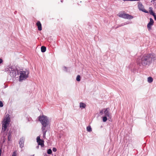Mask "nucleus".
I'll return each mask as SVG.
<instances>
[{"instance_id": "obj_22", "label": "nucleus", "mask_w": 156, "mask_h": 156, "mask_svg": "<svg viewBox=\"0 0 156 156\" xmlns=\"http://www.w3.org/2000/svg\"><path fill=\"white\" fill-rule=\"evenodd\" d=\"M52 152V150L51 149H49L48 150L47 153L48 154H51Z\"/></svg>"}, {"instance_id": "obj_16", "label": "nucleus", "mask_w": 156, "mask_h": 156, "mask_svg": "<svg viewBox=\"0 0 156 156\" xmlns=\"http://www.w3.org/2000/svg\"><path fill=\"white\" fill-rule=\"evenodd\" d=\"M41 51L42 52H44L46 51V48L45 46H42L41 47Z\"/></svg>"}, {"instance_id": "obj_30", "label": "nucleus", "mask_w": 156, "mask_h": 156, "mask_svg": "<svg viewBox=\"0 0 156 156\" xmlns=\"http://www.w3.org/2000/svg\"><path fill=\"white\" fill-rule=\"evenodd\" d=\"M3 62L2 59L0 58V64L2 63Z\"/></svg>"}, {"instance_id": "obj_9", "label": "nucleus", "mask_w": 156, "mask_h": 156, "mask_svg": "<svg viewBox=\"0 0 156 156\" xmlns=\"http://www.w3.org/2000/svg\"><path fill=\"white\" fill-rule=\"evenodd\" d=\"M154 23V21L152 18L150 19V22L147 25V28L148 30H150L151 29V27L153 25Z\"/></svg>"}, {"instance_id": "obj_7", "label": "nucleus", "mask_w": 156, "mask_h": 156, "mask_svg": "<svg viewBox=\"0 0 156 156\" xmlns=\"http://www.w3.org/2000/svg\"><path fill=\"white\" fill-rule=\"evenodd\" d=\"M110 109L109 108H104V113L105 116H107L109 118H111V114L109 112Z\"/></svg>"}, {"instance_id": "obj_11", "label": "nucleus", "mask_w": 156, "mask_h": 156, "mask_svg": "<svg viewBox=\"0 0 156 156\" xmlns=\"http://www.w3.org/2000/svg\"><path fill=\"white\" fill-rule=\"evenodd\" d=\"M36 25L37 26L38 30L41 31L42 30L41 24L39 21H38L36 23Z\"/></svg>"}, {"instance_id": "obj_18", "label": "nucleus", "mask_w": 156, "mask_h": 156, "mask_svg": "<svg viewBox=\"0 0 156 156\" xmlns=\"http://www.w3.org/2000/svg\"><path fill=\"white\" fill-rule=\"evenodd\" d=\"M87 130L89 132H90L92 131V129L90 126H88L87 127Z\"/></svg>"}, {"instance_id": "obj_23", "label": "nucleus", "mask_w": 156, "mask_h": 156, "mask_svg": "<svg viewBox=\"0 0 156 156\" xmlns=\"http://www.w3.org/2000/svg\"><path fill=\"white\" fill-rule=\"evenodd\" d=\"M42 140L40 139V136H38L37 138V141L38 142L39 141H41Z\"/></svg>"}, {"instance_id": "obj_26", "label": "nucleus", "mask_w": 156, "mask_h": 156, "mask_svg": "<svg viewBox=\"0 0 156 156\" xmlns=\"http://www.w3.org/2000/svg\"><path fill=\"white\" fill-rule=\"evenodd\" d=\"M104 108L102 110H101L100 112V113L101 115H102L103 113V112H104Z\"/></svg>"}, {"instance_id": "obj_24", "label": "nucleus", "mask_w": 156, "mask_h": 156, "mask_svg": "<svg viewBox=\"0 0 156 156\" xmlns=\"http://www.w3.org/2000/svg\"><path fill=\"white\" fill-rule=\"evenodd\" d=\"M150 13L151 15H153V16L154 15H155V13L154 12H153V11L152 10H151L150 11Z\"/></svg>"}, {"instance_id": "obj_8", "label": "nucleus", "mask_w": 156, "mask_h": 156, "mask_svg": "<svg viewBox=\"0 0 156 156\" xmlns=\"http://www.w3.org/2000/svg\"><path fill=\"white\" fill-rule=\"evenodd\" d=\"M138 8L140 10L146 13L148 12L144 8V6L140 2H138Z\"/></svg>"}, {"instance_id": "obj_12", "label": "nucleus", "mask_w": 156, "mask_h": 156, "mask_svg": "<svg viewBox=\"0 0 156 156\" xmlns=\"http://www.w3.org/2000/svg\"><path fill=\"white\" fill-rule=\"evenodd\" d=\"M46 129L47 128H41L44 137H45L46 133L47 131Z\"/></svg>"}, {"instance_id": "obj_35", "label": "nucleus", "mask_w": 156, "mask_h": 156, "mask_svg": "<svg viewBox=\"0 0 156 156\" xmlns=\"http://www.w3.org/2000/svg\"><path fill=\"white\" fill-rule=\"evenodd\" d=\"M30 156H34V154L33 155H31Z\"/></svg>"}, {"instance_id": "obj_17", "label": "nucleus", "mask_w": 156, "mask_h": 156, "mask_svg": "<svg viewBox=\"0 0 156 156\" xmlns=\"http://www.w3.org/2000/svg\"><path fill=\"white\" fill-rule=\"evenodd\" d=\"M153 81V78L151 77H149L147 78V81L149 83H151Z\"/></svg>"}, {"instance_id": "obj_31", "label": "nucleus", "mask_w": 156, "mask_h": 156, "mask_svg": "<svg viewBox=\"0 0 156 156\" xmlns=\"http://www.w3.org/2000/svg\"><path fill=\"white\" fill-rule=\"evenodd\" d=\"M153 16L154 17V19L155 20H156V15H154Z\"/></svg>"}, {"instance_id": "obj_29", "label": "nucleus", "mask_w": 156, "mask_h": 156, "mask_svg": "<svg viewBox=\"0 0 156 156\" xmlns=\"http://www.w3.org/2000/svg\"><path fill=\"white\" fill-rule=\"evenodd\" d=\"M139 0H124V1H138Z\"/></svg>"}, {"instance_id": "obj_3", "label": "nucleus", "mask_w": 156, "mask_h": 156, "mask_svg": "<svg viewBox=\"0 0 156 156\" xmlns=\"http://www.w3.org/2000/svg\"><path fill=\"white\" fill-rule=\"evenodd\" d=\"M10 119V118L9 117L4 119L2 122V133L5 132L7 126L9 124Z\"/></svg>"}, {"instance_id": "obj_19", "label": "nucleus", "mask_w": 156, "mask_h": 156, "mask_svg": "<svg viewBox=\"0 0 156 156\" xmlns=\"http://www.w3.org/2000/svg\"><path fill=\"white\" fill-rule=\"evenodd\" d=\"M11 133L10 132H9L8 134V141H10V139L11 138Z\"/></svg>"}, {"instance_id": "obj_33", "label": "nucleus", "mask_w": 156, "mask_h": 156, "mask_svg": "<svg viewBox=\"0 0 156 156\" xmlns=\"http://www.w3.org/2000/svg\"><path fill=\"white\" fill-rule=\"evenodd\" d=\"M1 152H2V151L1 149H0V156H1Z\"/></svg>"}, {"instance_id": "obj_6", "label": "nucleus", "mask_w": 156, "mask_h": 156, "mask_svg": "<svg viewBox=\"0 0 156 156\" xmlns=\"http://www.w3.org/2000/svg\"><path fill=\"white\" fill-rule=\"evenodd\" d=\"M118 15L120 17L127 19H132L133 17L129 14L122 12L119 13Z\"/></svg>"}, {"instance_id": "obj_5", "label": "nucleus", "mask_w": 156, "mask_h": 156, "mask_svg": "<svg viewBox=\"0 0 156 156\" xmlns=\"http://www.w3.org/2000/svg\"><path fill=\"white\" fill-rule=\"evenodd\" d=\"M5 71H9L10 73V75H12L13 76L15 77L16 75H18V71L16 69H14L12 67H9L5 69Z\"/></svg>"}, {"instance_id": "obj_2", "label": "nucleus", "mask_w": 156, "mask_h": 156, "mask_svg": "<svg viewBox=\"0 0 156 156\" xmlns=\"http://www.w3.org/2000/svg\"><path fill=\"white\" fill-rule=\"evenodd\" d=\"M39 120L42 125L41 128H47L49 124V121L48 117L44 115L40 116L39 117Z\"/></svg>"}, {"instance_id": "obj_25", "label": "nucleus", "mask_w": 156, "mask_h": 156, "mask_svg": "<svg viewBox=\"0 0 156 156\" xmlns=\"http://www.w3.org/2000/svg\"><path fill=\"white\" fill-rule=\"evenodd\" d=\"M63 70L65 71H67V68H66V66H63Z\"/></svg>"}, {"instance_id": "obj_28", "label": "nucleus", "mask_w": 156, "mask_h": 156, "mask_svg": "<svg viewBox=\"0 0 156 156\" xmlns=\"http://www.w3.org/2000/svg\"><path fill=\"white\" fill-rule=\"evenodd\" d=\"M52 151L53 152H55L57 151V149L55 147H53L52 149Z\"/></svg>"}, {"instance_id": "obj_27", "label": "nucleus", "mask_w": 156, "mask_h": 156, "mask_svg": "<svg viewBox=\"0 0 156 156\" xmlns=\"http://www.w3.org/2000/svg\"><path fill=\"white\" fill-rule=\"evenodd\" d=\"M3 104L2 101H0V107H2L3 106Z\"/></svg>"}, {"instance_id": "obj_15", "label": "nucleus", "mask_w": 156, "mask_h": 156, "mask_svg": "<svg viewBox=\"0 0 156 156\" xmlns=\"http://www.w3.org/2000/svg\"><path fill=\"white\" fill-rule=\"evenodd\" d=\"M128 24V23H122L121 24L118 25V26H117V27H115V29H116L117 28H118L119 27L123 26L127 24Z\"/></svg>"}, {"instance_id": "obj_13", "label": "nucleus", "mask_w": 156, "mask_h": 156, "mask_svg": "<svg viewBox=\"0 0 156 156\" xmlns=\"http://www.w3.org/2000/svg\"><path fill=\"white\" fill-rule=\"evenodd\" d=\"M86 107V105L83 103V102H80V107L81 108H85Z\"/></svg>"}, {"instance_id": "obj_32", "label": "nucleus", "mask_w": 156, "mask_h": 156, "mask_svg": "<svg viewBox=\"0 0 156 156\" xmlns=\"http://www.w3.org/2000/svg\"><path fill=\"white\" fill-rule=\"evenodd\" d=\"M5 136H4V139H3V142H4L6 139V138H5Z\"/></svg>"}, {"instance_id": "obj_14", "label": "nucleus", "mask_w": 156, "mask_h": 156, "mask_svg": "<svg viewBox=\"0 0 156 156\" xmlns=\"http://www.w3.org/2000/svg\"><path fill=\"white\" fill-rule=\"evenodd\" d=\"M44 141L41 140V141H39L38 142H37L38 143V145H41V147H43L44 146Z\"/></svg>"}, {"instance_id": "obj_10", "label": "nucleus", "mask_w": 156, "mask_h": 156, "mask_svg": "<svg viewBox=\"0 0 156 156\" xmlns=\"http://www.w3.org/2000/svg\"><path fill=\"white\" fill-rule=\"evenodd\" d=\"M25 140V139L23 137L21 138L20 140L19 144L20 147L22 148L24 146V143Z\"/></svg>"}, {"instance_id": "obj_34", "label": "nucleus", "mask_w": 156, "mask_h": 156, "mask_svg": "<svg viewBox=\"0 0 156 156\" xmlns=\"http://www.w3.org/2000/svg\"><path fill=\"white\" fill-rule=\"evenodd\" d=\"M36 148L37 149H38L39 148V146H37V147H36Z\"/></svg>"}, {"instance_id": "obj_21", "label": "nucleus", "mask_w": 156, "mask_h": 156, "mask_svg": "<svg viewBox=\"0 0 156 156\" xmlns=\"http://www.w3.org/2000/svg\"><path fill=\"white\" fill-rule=\"evenodd\" d=\"M80 75H78L77 76L76 78V80L78 81H80Z\"/></svg>"}, {"instance_id": "obj_1", "label": "nucleus", "mask_w": 156, "mask_h": 156, "mask_svg": "<svg viewBox=\"0 0 156 156\" xmlns=\"http://www.w3.org/2000/svg\"><path fill=\"white\" fill-rule=\"evenodd\" d=\"M156 59V55L154 53L145 54L141 56L137 60L138 65L142 68L148 67Z\"/></svg>"}, {"instance_id": "obj_36", "label": "nucleus", "mask_w": 156, "mask_h": 156, "mask_svg": "<svg viewBox=\"0 0 156 156\" xmlns=\"http://www.w3.org/2000/svg\"><path fill=\"white\" fill-rule=\"evenodd\" d=\"M61 2H62V1L61 0Z\"/></svg>"}, {"instance_id": "obj_20", "label": "nucleus", "mask_w": 156, "mask_h": 156, "mask_svg": "<svg viewBox=\"0 0 156 156\" xmlns=\"http://www.w3.org/2000/svg\"><path fill=\"white\" fill-rule=\"evenodd\" d=\"M107 116H105L103 117V121L104 122H105L107 120Z\"/></svg>"}, {"instance_id": "obj_4", "label": "nucleus", "mask_w": 156, "mask_h": 156, "mask_svg": "<svg viewBox=\"0 0 156 156\" xmlns=\"http://www.w3.org/2000/svg\"><path fill=\"white\" fill-rule=\"evenodd\" d=\"M29 72L28 71H20V72L19 81H21L25 80L28 77Z\"/></svg>"}]
</instances>
